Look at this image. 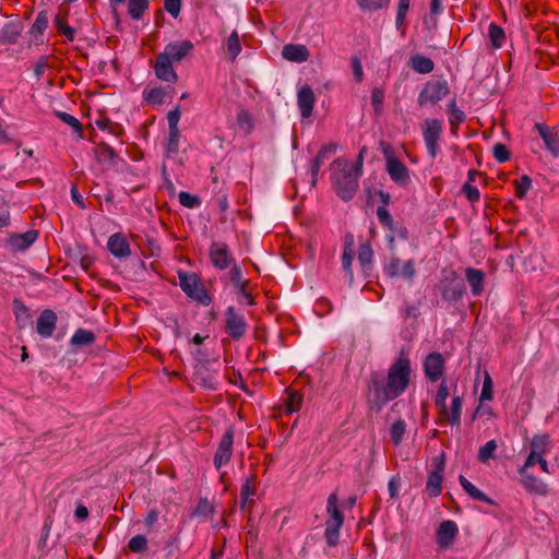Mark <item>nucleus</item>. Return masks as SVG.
Segmentation results:
<instances>
[{"label": "nucleus", "mask_w": 559, "mask_h": 559, "mask_svg": "<svg viewBox=\"0 0 559 559\" xmlns=\"http://www.w3.org/2000/svg\"><path fill=\"white\" fill-rule=\"evenodd\" d=\"M55 26L59 34L66 36L69 41H73L75 37V31L69 26L67 15L58 13L53 20Z\"/></svg>", "instance_id": "nucleus-36"}, {"label": "nucleus", "mask_w": 559, "mask_h": 559, "mask_svg": "<svg viewBox=\"0 0 559 559\" xmlns=\"http://www.w3.org/2000/svg\"><path fill=\"white\" fill-rule=\"evenodd\" d=\"M444 358L440 353L428 354L424 360L425 377L431 382L440 380L444 373Z\"/></svg>", "instance_id": "nucleus-14"}, {"label": "nucleus", "mask_w": 559, "mask_h": 559, "mask_svg": "<svg viewBox=\"0 0 559 559\" xmlns=\"http://www.w3.org/2000/svg\"><path fill=\"white\" fill-rule=\"evenodd\" d=\"M179 139H180V131L179 129H173L169 130L168 133V142L166 147V154L167 156H171L178 153L179 151Z\"/></svg>", "instance_id": "nucleus-46"}, {"label": "nucleus", "mask_w": 559, "mask_h": 559, "mask_svg": "<svg viewBox=\"0 0 559 559\" xmlns=\"http://www.w3.org/2000/svg\"><path fill=\"white\" fill-rule=\"evenodd\" d=\"M493 157L498 163H506L510 159V152L507 146L502 143H497L492 147Z\"/></svg>", "instance_id": "nucleus-57"}, {"label": "nucleus", "mask_w": 559, "mask_h": 559, "mask_svg": "<svg viewBox=\"0 0 559 559\" xmlns=\"http://www.w3.org/2000/svg\"><path fill=\"white\" fill-rule=\"evenodd\" d=\"M316 96L312 88L308 85L299 88L297 94V104L302 118H309L312 115Z\"/></svg>", "instance_id": "nucleus-22"}, {"label": "nucleus", "mask_w": 559, "mask_h": 559, "mask_svg": "<svg viewBox=\"0 0 559 559\" xmlns=\"http://www.w3.org/2000/svg\"><path fill=\"white\" fill-rule=\"evenodd\" d=\"M352 68H353V73H354L355 80L357 82H361L362 76H364V71H362L361 62L357 57L352 59Z\"/></svg>", "instance_id": "nucleus-63"}, {"label": "nucleus", "mask_w": 559, "mask_h": 559, "mask_svg": "<svg viewBox=\"0 0 559 559\" xmlns=\"http://www.w3.org/2000/svg\"><path fill=\"white\" fill-rule=\"evenodd\" d=\"M488 36L492 49H499L503 46L506 40V33L501 26L496 23H490L488 27Z\"/></svg>", "instance_id": "nucleus-35"}, {"label": "nucleus", "mask_w": 559, "mask_h": 559, "mask_svg": "<svg viewBox=\"0 0 559 559\" xmlns=\"http://www.w3.org/2000/svg\"><path fill=\"white\" fill-rule=\"evenodd\" d=\"M373 258V250L369 243H361L359 246L358 260L360 265L366 269L370 266Z\"/></svg>", "instance_id": "nucleus-47"}, {"label": "nucleus", "mask_w": 559, "mask_h": 559, "mask_svg": "<svg viewBox=\"0 0 559 559\" xmlns=\"http://www.w3.org/2000/svg\"><path fill=\"white\" fill-rule=\"evenodd\" d=\"M450 395V388L445 380H442L438 386L433 402L438 411L437 423H450L452 426L459 427L461 425V415L463 400L460 395L454 394L449 408L445 401Z\"/></svg>", "instance_id": "nucleus-3"}, {"label": "nucleus", "mask_w": 559, "mask_h": 559, "mask_svg": "<svg viewBox=\"0 0 559 559\" xmlns=\"http://www.w3.org/2000/svg\"><path fill=\"white\" fill-rule=\"evenodd\" d=\"M411 0H399L395 19L396 28L404 32L406 28V15L409 10Z\"/></svg>", "instance_id": "nucleus-41"}, {"label": "nucleus", "mask_w": 559, "mask_h": 559, "mask_svg": "<svg viewBox=\"0 0 559 559\" xmlns=\"http://www.w3.org/2000/svg\"><path fill=\"white\" fill-rule=\"evenodd\" d=\"M226 50L229 55L230 60H235L237 56L241 52V45L239 40V35L237 31H234L226 40Z\"/></svg>", "instance_id": "nucleus-42"}, {"label": "nucleus", "mask_w": 559, "mask_h": 559, "mask_svg": "<svg viewBox=\"0 0 559 559\" xmlns=\"http://www.w3.org/2000/svg\"><path fill=\"white\" fill-rule=\"evenodd\" d=\"M433 469L429 472L426 491L429 497H438L442 491L443 472L445 466L444 453L432 459Z\"/></svg>", "instance_id": "nucleus-12"}, {"label": "nucleus", "mask_w": 559, "mask_h": 559, "mask_svg": "<svg viewBox=\"0 0 559 559\" xmlns=\"http://www.w3.org/2000/svg\"><path fill=\"white\" fill-rule=\"evenodd\" d=\"M171 63L173 62L168 60V57L158 53L154 66L156 78L164 82L176 83L178 75Z\"/></svg>", "instance_id": "nucleus-19"}, {"label": "nucleus", "mask_w": 559, "mask_h": 559, "mask_svg": "<svg viewBox=\"0 0 559 559\" xmlns=\"http://www.w3.org/2000/svg\"><path fill=\"white\" fill-rule=\"evenodd\" d=\"M337 502H338L337 495L335 492H332L328 497V501H326V513L329 516L325 521V532H324V537H325L326 544L330 547H334L338 544L340 531H341V527L343 526L344 520H345L343 512L340 510V508L337 506Z\"/></svg>", "instance_id": "nucleus-4"}, {"label": "nucleus", "mask_w": 559, "mask_h": 559, "mask_svg": "<svg viewBox=\"0 0 559 559\" xmlns=\"http://www.w3.org/2000/svg\"><path fill=\"white\" fill-rule=\"evenodd\" d=\"M384 272L390 277L402 276L412 281L416 274L413 260L406 261L403 265L397 257H392L389 263L384 266Z\"/></svg>", "instance_id": "nucleus-15"}, {"label": "nucleus", "mask_w": 559, "mask_h": 559, "mask_svg": "<svg viewBox=\"0 0 559 559\" xmlns=\"http://www.w3.org/2000/svg\"><path fill=\"white\" fill-rule=\"evenodd\" d=\"M181 205L193 209L200 205L201 201L198 195L181 191L178 195Z\"/></svg>", "instance_id": "nucleus-54"}, {"label": "nucleus", "mask_w": 559, "mask_h": 559, "mask_svg": "<svg viewBox=\"0 0 559 559\" xmlns=\"http://www.w3.org/2000/svg\"><path fill=\"white\" fill-rule=\"evenodd\" d=\"M227 276L234 285L236 293L246 299L247 305H254L253 296L247 290L249 281L243 280L241 267L238 264H234Z\"/></svg>", "instance_id": "nucleus-16"}, {"label": "nucleus", "mask_w": 559, "mask_h": 559, "mask_svg": "<svg viewBox=\"0 0 559 559\" xmlns=\"http://www.w3.org/2000/svg\"><path fill=\"white\" fill-rule=\"evenodd\" d=\"M534 129L543 139L545 147L550 152L554 157L559 156V131L550 128L545 123L536 122Z\"/></svg>", "instance_id": "nucleus-17"}, {"label": "nucleus", "mask_w": 559, "mask_h": 559, "mask_svg": "<svg viewBox=\"0 0 559 559\" xmlns=\"http://www.w3.org/2000/svg\"><path fill=\"white\" fill-rule=\"evenodd\" d=\"M96 335L91 330L78 329L70 340V344L74 347H83L95 342Z\"/></svg>", "instance_id": "nucleus-32"}, {"label": "nucleus", "mask_w": 559, "mask_h": 559, "mask_svg": "<svg viewBox=\"0 0 559 559\" xmlns=\"http://www.w3.org/2000/svg\"><path fill=\"white\" fill-rule=\"evenodd\" d=\"M56 116L68 126L72 127L73 130L82 138L83 128L82 123L72 115L64 111H56Z\"/></svg>", "instance_id": "nucleus-45"}, {"label": "nucleus", "mask_w": 559, "mask_h": 559, "mask_svg": "<svg viewBox=\"0 0 559 559\" xmlns=\"http://www.w3.org/2000/svg\"><path fill=\"white\" fill-rule=\"evenodd\" d=\"M13 306L17 321L21 320L22 316H25L26 319L29 317L28 309L24 306V304L21 300L14 299Z\"/></svg>", "instance_id": "nucleus-64"}, {"label": "nucleus", "mask_w": 559, "mask_h": 559, "mask_svg": "<svg viewBox=\"0 0 559 559\" xmlns=\"http://www.w3.org/2000/svg\"><path fill=\"white\" fill-rule=\"evenodd\" d=\"M304 395L298 391H287V397L284 402V411L286 414H293L300 409Z\"/></svg>", "instance_id": "nucleus-34"}, {"label": "nucleus", "mask_w": 559, "mask_h": 559, "mask_svg": "<svg viewBox=\"0 0 559 559\" xmlns=\"http://www.w3.org/2000/svg\"><path fill=\"white\" fill-rule=\"evenodd\" d=\"M411 67L414 71L420 74H428L433 71V61L423 55H415L411 58Z\"/></svg>", "instance_id": "nucleus-33"}, {"label": "nucleus", "mask_w": 559, "mask_h": 559, "mask_svg": "<svg viewBox=\"0 0 559 559\" xmlns=\"http://www.w3.org/2000/svg\"><path fill=\"white\" fill-rule=\"evenodd\" d=\"M521 475V484L530 493L545 496L548 492L547 485L539 478L527 473L525 467L519 469Z\"/></svg>", "instance_id": "nucleus-21"}, {"label": "nucleus", "mask_w": 559, "mask_h": 559, "mask_svg": "<svg viewBox=\"0 0 559 559\" xmlns=\"http://www.w3.org/2000/svg\"><path fill=\"white\" fill-rule=\"evenodd\" d=\"M247 322L242 313L234 306H229L225 310V333L234 341L241 340L247 333Z\"/></svg>", "instance_id": "nucleus-10"}, {"label": "nucleus", "mask_w": 559, "mask_h": 559, "mask_svg": "<svg viewBox=\"0 0 559 559\" xmlns=\"http://www.w3.org/2000/svg\"><path fill=\"white\" fill-rule=\"evenodd\" d=\"M214 512V506L206 498H201L194 510V514L203 516H207Z\"/></svg>", "instance_id": "nucleus-56"}, {"label": "nucleus", "mask_w": 559, "mask_h": 559, "mask_svg": "<svg viewBox=\"0 0 559 559\" xmlns=\"http://www.w3.org/2000/svg\"><path fill=\"white\" fill-rule=\"evenodd\" d=\"M497 449V442L495 440H489L478 450V461L481 463H486L490 457L493 456V452Z\"/></svg>", "instance_id": "nucleus-49"}, {"label": "nucleus", "mask_w": 559, "mask_h": 559, "mask_svg": "<svg viewBox=\"0 0 559 559\" xmlns=\"http://www.w3.org/2000/svg\"><path fill=\"white\" fill-rule=\"evenodd\" d=\"M465 278L473 296L478 297L484 292L485 273L479 269L468 266L465 269Z\"/></svg>", "instance_id": "nucleus-25"}, {"label": "nucleus", "mask_w": 559, "mask_h": 559, "mask_svg": "<svg viewBox=\"0 0 559 559\" xmlns=\"http://www.w3.org/2000/svg\"><path fill=\"white\" fill-rule=\"evenodd\" d=\"M457 526L453 521H443L437 530V543L440 548L449 547L457 535Z\"/></svg>", "instance_id": "nucleus-24"}, {"label": "nucleus", "mask_w": 559, "mask_h": 559, "mask_svg": "<svg viewBox=\"0 0 559 559\" xmlns=\"http://www.w3.org/2000/svg\"><path fill=\"white\" fill-rule=\"evenodd\" d=\"M179 120H180V110L178 107H176L175 109L170 110L167 114V121H168L169 130L179 129L178 128Z\"/></svg>", "instance_id": "nucleus-62"}, {"label": "nucleus", "mask_w": 559, "mask_h": 559, "mask_svg": "<svg viewBox=\"0 0 559 559\" xmlns=\"http://www.w3.org/2000/svg\"><path fill=\"white\" fill-rule=\"evenodd\" d=\"M377 216H378V219H379V223L386 229L393 231L394 229V221L390 214V212L388 211L386 207L384 206H379L377 209Z\"/></svg>", "instance_id": "nucleus-51"}, {"label": "nucleus", "mask_w": 559, "mask_h": 559, "mask_svg": "<svg viewBox=\"0 0 559 559\" xmlns=\"http://www.w3.org/2000/svg\"><path fill=\"white\" fill-rule=\"evenodd\" d=\"M450 93V87L444 79L428 81L418 95L417 103L420 107L436 105Z\"/></svg>", "instance_id": "nucleus-7"}, {"label": "nucleus", "mask_w": 559, "mask_h": 559, "mask_svg": "<svg viewBox=\"0 0 559 559\" xmlns=\"http://www.w3.org/2000/svg\"><path fill=\"white\" fill-rule=\"evenodd\" d=\"M38 238V231L35 229L27 230L24 234L11 236V243L19 250L27 249Z\"/></svg>", "instance_id": "nucleus-31"}, {"label": "nucleus", "mask_w": 559, "mask_h": 559, "mask_svg": "<svg viewBox=\"0 0 559 559\" xmlns=\"http://www.w3.org/2000/svg\"><path fill=\"white\" fill-rule=\"evenodd\" d=\"M234 436L235 429L233 426H229L221 438L213 459L214 466L217 471L230 462L234 451Z\"/></svg>", "instance_id": "nucleus-11"}, {"label": "nucleus", "mask_w": 559, "mask_h": 559, "mask_svg": "<svg viewBox=\"0 0 559 559\" xmlns=\"http://www.w3.org/2000/svg\"><path fill=\"white\" fill-rule=\"evenodd\" d=\"M360 176L350 168V162L344 158H336L331 164V180L336 194L343 201L354 198L358 189Z\"/></svg>", "instance_id": "nucleus-2"}, {"label": "nucleus", "mask_w": 559, "mask_h": 559, "mask_svg": "<svg viewBox=\"0 0 559 559\" xmlns=\"http://www.w3.org/2000/svg\"><path fill=\"white\" fill-rule=\"evenodd\" d=\"M463 192L471 202H477L480 199L479 190L476 187L472 186L469 182H466L463 186Z\"/></svg>", "instance_id": "nucleus-59"}, {"label": "nucleus", "mask_w": 559, "mask_h": 559, "mask_svg": "<svg viewBox=\"0 0 559 559\" xmlns=\"http://www.w3.org/2000/svg\"><path fill=\"white\" fill-rule=\"evenodd\" d=\"M383 153L385 155V169L392 181L402 187L407 186L411 182L408 168L393 155L391 146H386Z\"/></svg>", "instance_id": "nucleus-9"}, {"label": "nucleus", "mask_w": 559, "mask_h": 559, "mask_svg": "<svg viewBox=\"0 0 559 559\" xmlns=\"http://www.w3.org/2000/svg\"><path fill=\"white\" fill-rule=\"evenodd\" d=\"M21 35V26L16 23H7L0 29V45L15 44Z\"/></svg>", "instance_id": "nucleus-30"}, {"label": "nucleus", "mask_w": 559, "mask_h": 559, "mask_svg": "<svg viewBox=\"0 0 559 559\" xmlns=\"http://www.w3.org/2000/svg\"><path fill=\"white\" fill-rule=\"evenodd\" d=\"M412 380V362L408 352L402 349L384 376L371 371L366 382V402L369 411L379 414L391 401L404 394Z\"/></svg>", "instance_id": "nucleus-1"}, {"label": "nucleus", "mask_w": 559, "mask_h": 559, "mask_svg": "<svg viewBox=\"0 0 559 559\" xmlns=\"http://www.w3.org/2000/svg\"><path fill=\"white\" fill-rule=\"evenodd\" d=\"M237 124L245 134H249L253 129V120L246 109H240L237 114Z\"/></svg>", "instance_id": "nucleus-43"}, {"label": "nucleus", "mask_w": 559, "mask_h": 559, "mask_svg": "<svg viewBox=\"0 0 559 559\" xmlns=\"http://www.w3.org/2000/svg\"><path fill=\"white\" fill-rule=\"evenodd\" d=\"M165 91L162 87H154L144 92V98L151 104H162L165 98Z\"/></svg>", "instance_id": "nucleus-52"}, {"label": "nucleus", "mask_w": 559, "mask_h": 559, "mask_svg": "<svg viewBox=\"0 0 559 559\" xmlns=\"http://www.w3.org/2000/svg\"><path fill=\"white\" fill-rule=\"evenodd\" d=\"M440 293L447 301H460L463 299L466 287L454 270H442Z\"/></svg>", "instance_id": "nucleus-6"}, {"label": "nucleus", "mask_w": 559, "mask_h": 559, "mask_svg": "<svg viewBox=\"0 0 559 559\" xmlns=\"http://www.w3.org/2000/svg\"><path fill=\"white\" fill-rule=\"evenodd\" d=\"M254 484H255V475L254 474L246 477L245 483L242 484L241 489H240V508L241 509H245L249 497L253 496L255 493V489L252 488V486Z\"/></svg>", "instance_id": "nucleus-40"}, {"label": "nucleus", "mask_w": 559, "mask_h": 559, "mask_svg": "<svg viewBox=\"0 0 559 559\" xmlns=\"http://www.w3.org/2000/svg\"><path fill=\"white\" fill-rule=\"evenodd\" d=\"M48 14L46 11L38 12L35 22L33 23L31 27V34L32 35H41L46 28L48 27Z\"/></svg>", "instance_id": "nucleus-44"}, {"label": "nucleus", "mask_w": 559, "mask_h": 559, "mask_svg": "<svg viewBox=\"0 0 559 559\" xmlns=\"http://www.w3.org/2000/svg\"><path fill=\"white\" fill-rule=\"evenodd\" d=\"M459 481L464 489V491L474 500L481 501L488 504L493 506L495 502L491 498H489L486 493L479 490L476 486H474L467 478L463 475L459 477Z\"/></svg>", "instance_id": "nucleus-28"}, {"label": "nucleus", "mask_w": 559, "mask_h": 559, "mask_svg": "<svg viewBox=\"0 0 559 559\" xmlns=\"http://www.w3.org/2000/svg\"><path fill=\"white\" fill-rule=\"evenodd\" d=\"M384 100V92L379 87H374L371 92V104L374 110L378 111Z\"/></svg>", "instance_id": "nucleus-61"}, {"label": "nucleus", "mask_w": 559, "mask_h": 559, "mask_svg": "<svg viewBox=\"0 0 559 559\" xmlns=\"http://www.w3.org/2000/svg\"><path fill=\"white\" fill-rule=\"evenodd\" d=\"M95 155L100 163H108L111 166L117 165L120 159L116 151L104 142L96 146Z\"/></svg>", "instance_id": "nucleus-29"}, {"label": "nucleus", "mask_w": 559, "mask_h": 559, "mask_svg": "<svg viewBox=\"0 0 559 559\" xmlns=\"http://www.w3.org/2000/svg\"><path fill=\"white\" fill-rule=\"evenodd\" d=\"M193 47L190 40L174 41L167 44L160 55L168 57L171 62H179L193 50Z\"/></svg>", "instance_id": "nucleus-18"}, {"label": "nucleus", "mask_w": 559, "mask_h": 559, "mask_svg": "<svg viewBox=\"0 0 559 559\" xmlns=\"http://www.w3.org/2000/svg\"><path fill=\"white\" fill-rule=\"evenodd\" d=\"M354 254V238L353 236H346L345 246L342 254V267L346 274L349 284H352L354 281V274L352 270Z\"/></svg>", "instance_id": "nucleus-26"}, {"label": "nucleus", "mask_w": 559, "mask_h": 559, "mask_svg": "<svg viewBox=\"0 0 559 559\" xmlns=\"http://www.w3.org/2000/svg\"><path fill=\"white\" fill-rule=\"evenodd\" d=\"M56 324H57L56 313L50 309H46V310L41 311V313L37 318L36 331L41 337L48 338V337L52 336V334L56 330Z\"/></svg>", "instance_id": "nucleus-20"}, {"label": "nucleus", "mask_w": 559, "mask_h": 559, "mask_svg": "<svg viewBox=\"0 0 559 559\" xmlns=\"http://www.w3.org/2000/svg\"><path fill=\"white\" fill-rule=\"evenodd\" d=\"M179 285L182 292L192 300L203 306H210L212 296L205 289L201 277L194 272H178Z\"/></svg>", "instance_id": "nucleus-5"}, {"label": "nucleus", "mask_w": 559, "mask_h": 559, "mask_svg": "<svg viewBox=\"0 0 559 559\" xmlns=\"http://www.w3.org/2000/svg\"><path fill=\"white\" fill-rule=\"evenodd\" d=\"M361 12H378L389 8L391 0H355Z\"/></svg>", "instance_id": "nucleus-37"}, {"label": "nucleus", "mask_w": 559, "mask_h": 559, "mask_svg": "<svg viewBox=\"0 0 559 559\" xmlns=\"http://www.w3.org/2000/svg\"><path fill=\"white\" fill-rule=\"evenodd\" d=\"M107 248L112 255L126 259L131 254L130 245L122 234H114L109 237Z\"/></svg>", "instance_id": "nucleus-23"}, {"label": "nucleus", "mask_w": 559, "mask_h": 559, "mask_svg": "<svg viewBox=\"0 0 559 559\" xmlns=\"http://www.w3.org/2000/svg\"><path fill=\"white\" fill-rule=\"evenodd\" d=\"M443 132L442 122L436 118H426L423 124V138L428 154L431 158H436L439 152L438 142Z\"/></svg>", "instance_id": "nucleus-8"}, {"label": "nucleus", "mask_w": 559, "mask_h": 559, "mask_svg": "<svg viewBox=\"0 0 559 559\" xmlns=\"http://www.w3.org/2000/svg\"><path fill=\"white\" fill-rule=\"evenodd\" d=\"M465 119H466V115L461 109L454 110V112L450 115L449 123L451 126L452 134H456L460 124L463 123L465 121Z\"/></svg>", "instance_id": "nucleus-55"}, {"label": "nucleus", "mask_w": 559, "mask_h": 559, "mask_svg": "<svg viewBox=\"0 0 559 559\" xmlns=\"http://www.w3.org/2000/svg\"><path fill=\"white\" fill-rule=\"evenodd\" d=\"M128 547L132 552H143L147 548V539L144 535H135L129 540Z\"/></svg>", "instance_id": "nucleus-53"}, {"label": "nucleus", "mask_w": 559, "mask_h": 559, "mask_svg": "<svg viewBox=\"0 0 559 559\" xmlns=\"http://www.w3.org/2000/svg\"><path fill=\"white\" fill-rule=\"evenodd\" d=\"M150 0H129L128 13L133 20H140L148 9Z\"/></svg>", "instance_id": "nucleus-39"}, {"label": "nucleus", "mask_w": 559, "mask_h": 559, "mask_svg": "<svg viewBox=\"0 0 559 559\" xmlns=\"http://www.w3.org/2000/svg\"><path fill=\"white\" fill-rule=\"evenodd\" d=\"M164 7H165V10L170 15H173L174 17H177L180 13L181 0H165Z\"/></svg>", "instance_id": "nucleus-60"}, {"label": "nucleus", "mask_w": 559, "mask_h": 559, "mask_svg": "<svg viewBox=\"0 0 559 559\" xmlns=\"http://www.w3.org/2000/svg\"><path fill=\"white\" fill-rule=\"evenodd\" d=\"M549 444V436L548 435H537L534 436L531 441V450L544 454L547 451Z\"/></svg>", "instance_id": "nucleus-48"}, {"label": "nucleus", "mask_w": 559, "mask_h": 559, "mask_svg": "<svg viewBox=\"0 0 559 559\" xmlns=\"http://www.w3.org/2000/svg\"><path fill=\"white\" fill-rule=\"evenodd\" d=\"M282 55L284 59L293 62H305L310 57L309 50L305 45L287 44L283 47Z\"/></svg>", "instance_id": "nucleus-27"}, {"label": "nucleus", "mask_w": 559, "mask_h": 559, "mask_svg": "<svg viewBox=\"0 0 559 559\" xmlns=\"http://www.w3.org/2000/svg\"><path fill=\"white\" fill-rule=\"evenodd\" d=\"M492 400V381L488 373H486L483 389L480 393V401H491Z\"/></svg>", "instance_id": "nucleus-58"}, {"label": "nucleus", "mask_w": 559, "mask_h": 559, "mask_svg": "<svg viewBox=\"0 0 559 559\" xmlns=\"http://www.w3.org/2000/svg\"><path fill=\"white\" fill-rule=\"evenodd\" d=\"M209 255L213 266L219 271L236 264L228 245L223 241H214L210 247Z\"/></svg>", "instance_id": "nucleus-13"}, {"label": "nucleus", "mask_w": 559, "mask_h": 559, "mask_svg": "<svg viewBox=\"0 0 559 559\" xmlns=\"http://www.w3.org/2000/svg\"><path fill=\"white\" fill-rule=\"evenodd\" d=\"M406 432V423L404 419L399 418L390 427V438L392 443L397 447L401 444Z\"/></svg>", "instance_id": "nucleus-38"}, {"label": "nucleus", "mask_w": 559, "mask_h": 559, "mask_svg": "<svg viewBox=\"0 0 559 559\" xmlns=\"http://www.w3.org/2000/svg\"><path fill=\"white\" fill-rule=\"evenodd\" d=\"M515 185V194L519 199H524L527 194V191L532 187V179L527 175H523L519 181L514 182Z\"/></svg>", "instance_id": "nucleus-50"}]
</instances>
